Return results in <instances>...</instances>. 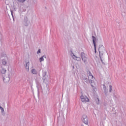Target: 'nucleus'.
<instances>
[{"mask_svg": "<svg viewBox=\"0 0 126 126\" xmlns=\"http://www.w3.org/2000/svg\"><path fill=\"white\" fill-rule=\"evenodd\" d=\"M73 57L74 58V60H75L76 61H77V62H80L81 61V58L80 57L76 56L74 55H73Z\"/></svg>", "mask_w": 126, "mask_h": 126, "instance_id": "obj_15", "label": "nucleus"}, {"mask_svg": "<svg viewBox=\"0 0 126 126\" xmlns=\"http://www.w3.org/2000/svg\"><path fill=\"white\" fill-rule=\"evenodd\" d=\"M30 64V62H26V64H25V67L26 69H27V70H28V71H29V65Z\"/></svg>", "mask_w": 126, "mask_h": 126, "instance_id": "obj_13", "label": "nucleus"}, {"mask_svg": "<svg viewBox=\"0 0 126 126\" xmlns=\"http://www.w3.org/2000/svg\"><path fill=\"white\" fill-rule=\"evenodd\" d=\"M32 74H37V70L35 69H32Z\"/></svg>", "mask_w": 126, "mask_h": 126, "instance_id": "obj_19", "label": "nucleus"}, {"mask_svg": "<svg viewBox=\"0 0 126 126\" xmlns=\"http://www.w3.org/2000/svg\"><path fill=\"white\" fill-rule=\"evenodd\" d=\"M10 12H11V14L13 17V20L14 21V17H13V11L12 10H10Z\"/></svg>", "mask_w": 126, "mask_h": 126, "instance_id": "obj_20", "label": "nucleus"}, {"mask_svg": "<svg viewBox=\"0 0 126 126\" xmlns=\"http://www.w3.org/2000/svg\"><path fill=\"white\" fill-rule=\"evenodd\" d=\"M37 54H41V49H38Z\"/></svg>", "mask_w": 126, "mask_h": 126, "instance_id": "obj_25", "label": "nucleus"}, {"mask_svg": "<svg viewBox=\"0 0 126 126\" xmlns=\"http://www.w3.org/2000/svg\"><path fill=\"white\" fill-rule=\"evenodd\" d=\"M113 88V87L112 85L109 86V93H111L112 92V89Z\"/></svg>", "mask_w": 126, "mask_h": 126, "instance_id": "obj_22", "label": "nucleus"}, {"mask_svg": "<svg viewBox=\"0 0 126 126\" xmlns=\"http://www.w3.org/2000/svg\"><path fill=\"white\" fill-rule=\"evenodd\" d=\"M99 59L100 60L101 62L102 63H103V64H105V63L104 62H103V55H99Z\"/></svg>", "mask_w": 126, "mask_h": 126, "instance_id": "obj_17", "label": "nucleus"}, {"mask_svg": "<svg viewBox=\"0 0 126 126\" xmlns=\"http://www.w3.org/2000/svg\"><path fill=\"white\" fill-rule=\"evenodd\" d=\"M18 2H21L22 3H23L25 1V0H17Z\"/></svg>", "mask_w": 126, "mask_h": 126, "instance_id": "obj_24", "label": "nucleus"}, {"mask_svg": "<svg viewBox=\"0 0 126 126\" xmlns=\"http://www.w3.org/2000/svg\"><path fill=\"white\" fill-rule=\"evenodd\" d=\"M94 53L96 54V53L97 52V51H96V45L94 46Z\"/></svg>", "mask_w": 126, "mask_h": 126, "instance_id": "obj_27", "label": "nucleus"}, {"mask_svg": "<svg viewBox=\"0 0 126 126\" xmlns=\"http://www.w3.org/2000/svg\"><path fill=\"white\" fill-rule=\"evenodd\" d=\"M92 38L93 39V43L94 44V46L95 47L96 46V41H98V39L94 37V35L92 36Z\"/></svg>", "mask_w": 126, "mask_h": 126, "instance_id": "obj_11", "label": "nucleus"}, {"mask_svg": "<svg viewBox=\"0 0 126 126\" xmlns=\"http://www.w3.org/2000/svg\"><path fill=\"white\" fill-rule=\"evenodd\" d=\"M0 72H1L2 74H5V73H6V69L4 68L2 65L0 67Z\"/></svg>", "mask_w": 126, "mask_h": 126, "instance_id": "obj_10", "label": "nucleus"}, {"mask_svg": "<svg viewBox=\"0 0 126 126\" xmlns=\"http://www.w3.org/2000/svg\"><path fill=\"white\" fill-rule=\"evenodd\" d=\"M35 83L36 84L37 91L39 92V91L40 90L39 89H40V87L41 86V84L40 83V82H39V80H36Z\"/></svg>", "mask_w": 126, "mask_h": 126, "instance_id": "obj_12", "label": "nucleus"}, {"mask_svg": "<svg viewBox=\"0 0 126 126\" xmlns=\"http://www.w3.org/2000/svg\"><path fill=\"white\" fill-rule=\"evenodd\" d=\"M88 78V80H89V83H90V84L94 82V80H93V78H94V76H93V75H89Z\"/></svg>", "mask_w": 126, "mask_h": 126, "instance_id": "obj_7", "label": "nucleus"}, {"mask_svg": "<svg viewBox=\"0 0 126 126\" xmlns=\"http://www.w3.org/2000/svg\"><path fill=\"white\" fill-rule=\"evenodd\" d=\"M73 67V68H74V66H73V67Z\"/></svg>", "mask_w": 126, "mask_h": 126, "instance_id": "obj_32", "label": "nucleus"}, {"mask_svg": "<svg viewBox=\"0 0 126 126\" xmlns=\"http://www.w3.org/2000/svg\"><path fill=\"white\" fill-rule=\"evenodd\" d=\"M97 101H96V104H99L100 101L99 100V98H97Z\"/></svg>", "mask_w": 126, "mask_h": 126, "instance_id": "obj_26", "label": "nucleus"}, {"mask_svg": "<svg viewBox=\"0 0 126 126\" xmlns=\"http://www.w3.org/2000/svg\"><path fill=\"white\" fill-rule=\"evenodd\" d=\"M44 57H45V55H43V56H42L41 58H39V61L40 63H42V62H44Z\"/></svg>", "mask_w": 126, "mask_h": 126, "instance_id": "obj_18", "label": "nucleus"}, {"mask_svg": "<svg viewBox=\"0 0 126 126\" xmlns=\"http://www.w3.org/2000/svg\"><path fill=\"white\" fill-rule=\"evenodd\" d=\"M103 86L104 95L106 97H107V96H109V90L107 89V87L106 86V85H105V84H103Z\"/></svg>", "mask_w": 126, "mask_h": 126, "instance_id": "obj_5", "label": "nucleus"}, {"mask_svg": "<svg viewBox=\"0 0 126 126\" xmlns=\"http://www.w3.org/2000/svg\"><path fill=\"white\" fill-rule=\"evenodd\" d=\"M0 109L1 110L2 113H3V112H4V109L0 105Z\"/></svg>", "mask_w": 126, "mask_h": 126, "instance_id": "obj_23", "label": "nucleus"}, {"mask_svg": "<svg viewBox=\"0 0 126 126\" xmlns=\"http://www.w3.org/2000/svg\"><path fill=\"white\" fill-rule=\"evenodd\" d=\"M47 75V72L46 71H42V79L43 80V82L45 83V76Z\"/></svg>", "mask_w": 126, "mask_h": 126, "instance_id": "obj_14", "label": "nucleus"}, {"mask_svg": "<svg viewBox=\"0 0 126 126\" xmlns=\"http://www.w3.org/2000/svg\"><path fill=\"white\" fill-rule=\"evenodd\" d=\"M99 56H103L104 53L106 52V50H105V47L103 45L101 44L99 45L98 48Z\"/></svg>", "mask_w": 126, "mask_h": 126, "instance_id": "obj_2", "label": "nucleus"}, {"mask_svg": "<svg viewBox=\"0 0 126 126\" xmlns=\"http://www.w3.org/2000/svg\"><path fill=\"white\" fill-rule=\"evenodd\" d=\"M82 121L85 125H88V118L87 117V115H83L82 116Z\"/></svg>", "mask_w": 126, "mask_h": 126, "instance_id": "obj_3", "label": "nucleus"}, {"mask_svg": "<svg viewBox=\"0 0 126 126\" xmlns=\"http://www.w3.org/2000/svg\"><path fill=\"white\" fill-rule=\"evenodd\" d=\"M81 100L82 102H89V98L87 96H81Z\"/></svg>", "mask_w": 126, "mask_h": 126, "instance_id": "obj_8", "label": "nucleus"}, {"mask_svg": "<svg viewBox=\"0 0 126 126\" xmlns=\"http://www.w3.org/2000/svg\"><path fill=\"white\" fill-rule=\"evenodd\" d=\"M24 24L25 26L27 27V26H29L30 24V21L28 20V18L27 17H25L24 19Z\"/></svg>", "mask_w": 126, "mask_h": 126, "instance_id": "obj_4", "label": "nucleus"}, {"mask_svg": "<svg viewBox=\"0 0 126 126\" xmlns=\"http://www.w3.org/2000/svg\"><path fill=\"white\" fill-rule=\"evenodd\" d=\"M1 58H7L6 55L5 54H2L1 55Z\"/></svg>", "mask_w": 126, "mask_h": 126, "instance_id": "obj_21", "label": "nucleus"}, {"mask_svg": "<svg viewBox=\"0 0 126 126\" xmlns=\"http://www.w3.org/2000/svg\"><path fill=\"white\" fill-rule=\"evenodd\" d=\"M1 63L3 65H6V63H7V62H6V60H5V59H2L1 61Z\"/></svg>", "mask_w": 126, "mask_h": 126, "instance_id": "obj_16", "label": "nucleus"}, {"mask_svg": "<svg viewBox=\"0 0 126 126\" xmlns=\"http://www.w3.org/2000/svg\"><path fill=\"white\" fill-rule=\"evenodd\" d=\"M48 78V75H46L45 76V80H47V79Z\"/></svg>", "mask_w": 126, "mask_h": 126, "instance_id": "obj_28", "label": "nucleus"}, {"mask_svg": "<svg viewBox=\"0 0 126 126\" xmlns=\"http://www.w3.org/2000/svg\"><path fill=\"white\" fill-rule=\"evenodd\" d=\"M81 58L82 59V62H83L85 64H87V63H88V58H87V56L85 55L84 52L81 53Z\"/></svg>", "mask_w": 126, "mask_h": 126, "instance_id": "obj_1", "label": "nucleus"}, {"mask_svg": "<svg viewBox=\"0 0 126 126\" xmlns=\"http://www.w3.org/2000/svg\"><path fill=\"white\" fill-rule=\"evenodd\" d=\"M44 57L45 59H47V56H46L44 55Z\"/></svg>", "mask_w": 126, "mask_h": 126, "instance_id": "obj_30", "label": "nucleus"}, {"mask_svg": "<svg viewBox=\"0 0 126 126\" xmlns=\"http://www.w3.org/2000/svg\"><path fill=\"white\" fill-rule=\"evenodd\" d=\"M89 75H92V73H91V72L89 71V73H88Z\"/></svg>", "mask_w": 126, "mask_h": 126, "instance_id": "obj_29", "label": "nucleus"}, {"mask_svg": "<svg viewBox=\"0 0 126 126\" xmlns=\"http://www.w3.org/2000/svg\"><path fill=\"white\" fill-rule=\"evenodd\" d=\"M9 80H10V76L9 75H8V77L3 78V81L5 83H8Z\"/></svg>", "mask_w": 126, "mask_h": 126, "instance_id": "obj_9", "label": "nucleus"}, {"mask_svg": "<svg viewBox=\"0 0 126 126\" xmlns=\"http://www.w3.org/2000/svg\"><path fill=\"white\" fill-rule=\"evenodd\" d=\"M91 87H94V86H93V85H92V84H91Z\"/></svg>", "mask_w": 126, "mask_h": 126, "instance_id": "obj_31", "label": "nucleus"}, {"mask_svg": "<svg viewBox=\"0 0 126 126\" xmlns=\"http://www.w3.org/2000/svg\"><path fill=\"white\" fill-rule=\"evenodd\" d=\"M82 78L83 80L85 81V82H86L87 84H89V80L87 78V76L85 74L82 75Z\"/></svg>", "mask_w": 126, "mask_h": 126, "instance_id": "obj_6", "label": "nucleus"}]
</instances>
